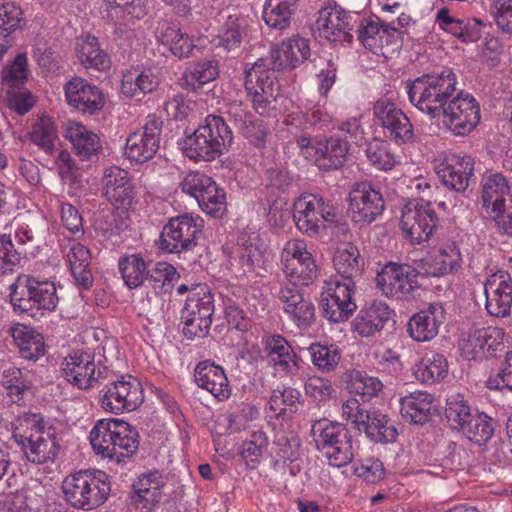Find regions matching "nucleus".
<instances>
[{"instance_id":"dca6fc26","label":"nucleus","mask_w":512,"mask_h":512,"mask_svg":"<svg viewBox=\"0 0 512 512\" xmlns=\"http://www.w3.org/2000/svg\"><path fill=\"white\" fill-rule=\"evenodd\" d=\"M384 199L379 190L369 182L356 183L349 193V214L353 222L366 225L380 216Z\"/></svg>"},{"instance_id":"2eb2a0df","label":"nucleus","mask_w":512,"mask_h":512,"mask_svg":"<svg viewBox=\"0 0 512 512\" xmlns=\"http://www.w3.org/2000/svg\"><path fill=\"white\" fill-rule=\"evenodd\" d=\"M436 214L429 202L409 201L402 210L401 228L412 244L427 241L435 229Z\"/></svg>"},{"instance_id":"ea45409f","label":"nucleus","mask_w":512,"mask_h":512,"mask_svg":"<svg viewBox=\"0 0 512 512\" xmlns=\"http://www.w3.org/2000/svg\"><path fill=\"white\" fill-rule=\"evenodd\" d=\"M448 363L439 353H428L416 364L414 375L417 380L426 384H433L446 377Z\"/></svg>"},{"instance_id":"1a4fd4ad","label":"nucleus","mask_w":512,"mask_h":512,"mask_svg":"<svg viewBox=\"0 0 512 512\" xmlns=\"http://www.w3.org/2000/svg\"><path fill=\"white\" fill-rule=\"evenodd\" d=\"M231 132V130H192L178 140V145L188 158L196 161H210L231 144Z\"/></svg>"},{"instance_id":"9b49d317","label":"nucleus","mask_w":512,"mask_h":512,"mask_svg":"<svg viewBox=\"0 0 512 512\" xmlns=\"http://www.w3.org/2000/svg\"><path fill=\"white\" fill-rule=\"evenodd\" d=\"M354 293L355 285L352 282L330 277L324 283L320 298L324 316L335 323L347 320L356 310Z\"/></svg>"},{"instance_id":"72a5a7b5","label":"nucleus","mask_w":512,"mask_h":512,"mask_svg":"<svg viewBox=\"0 0 512 512\" xmlns=\"http://www.w3.org/2000/svg\"><path fill=\"white\" fill-rule=\"evenodd\" d=\"M333 265L336 271L333 277H338L343 282L350 281L355 285L356 279L361 276L363 261L357 247L345 243L335 251Z\"/></svg>"},{"instance_id":"4468645a","label":"nucleus","mask_w":512,"mask_h":512,"mask_svg":"<svg viewBox=\"0 0 512 512\" xmlns=\"http://www.w3.org/2000/svg\"><path fill=\"white\" fill-rule=\"evenodd\" d=\"M504 336V330L499 327H473L462 334L459 350L467 360H483L501 349Z\"/></svg>"},{"instance_id":"412c9836","label":"nucleus","mask_w":512,"mask_h":512,"mask_svg":"<svg viewBox=\"0 0 512 512\" xmlns=\"http://www.w3.org/2000/svg\"><path fill=\"white\" fill-rule=\"evenodd\" d=\"M507 198L512 203V186L501 173H489L480 183L479 203L487 216L498 214L507 206Z\"/></svg>"},{"instance_id":"3c124183","label":"nucleus","mask_w":512,"mask_h":512,"mask_svg":"<svg viewBox=\"0 0 512 512\" xmlns=\"http://www.w3.org/2000/svg\"><path fill=\"white\" fill-rule=\"evenodd\" d=\"M66 137L72 143L77 155L90 159L102 149L100 137L92 130H66Z\"/></svg>"},{"instance_id":"4d7b16f0","label":"nucleus","mask_w":512,"mask_h":512,"mask_svg":"<svg viewBox=\"0 0 512 512\" xmlns=\"http://www.w3.org/2000/svg\"><path fill=\"white\" fill-rule=\"evenodd\" d=\"M200 208L214 217H220L226 210V193L213 182L197 200Z\"/></svg>"},{"instance_id":"39448f33","label":"nucleus","mask_w":512,"mask_h":512,"mask_svg":"<svg viewBox=\"0 0 512 512\" xmlns=\"http://www.w3.org/2000/svg\"><path fill=\"white\" fill-rule=\"evenodd\" d=\"M15 309L36 317L44 311H53L58 303L56 287L53 282L40 281L34 277L19 278L10 294Z\"/></svg>"},{"instance_id":"6e6d98bb","label":"nucleus","mask_w":512,"mask_h":512,"mask_svg":"<svg viewBox=\"0 0 512 512\" xmlns=\"http://www.w3.org/2000/svg\"><path fill=\"white\" fill-rule=\"evenodd\" d=\"M462 433L470 441L482 445L491 439L494 434L493 420L485 413L477 412Z\"/></svg>"},{"instance_id":"393cba45","label":"nucleus","mask_w":512,"mask_h":512,"mask_svg":"<svg viewBox=\"0 0 512 512\" xmlns=\"http://www.w3.org/2000/svg\"><path fill=\"white\" fill-rule=\"evenodd\" d=\"M102 188L107 200L117 208H126L134 199V190L128 171L110 166L104 169Z\"/></svg>"},{"instance_id":"58836bf2","label":"nucleus","mask_w":512,"mask_h":512,"mask_svg":"<svg viewBox=\"0 0 512 512\" xmlns=\"http://www.w3.org/2000/svg\"><path fill=\"white\" fill-rule=\"evenodd\" d=\"M158 85V77L150 70L141 72L131 70L123 75L121 92L126 97L133 98L154 91Z\"/></svg>"},{"instance_id":"603ef678","label":"nucleus","mask_w":512,"mask_h":512,"mask_svg":"<svg viewBox=\"0 0 512 512\" xmlns=\"http://www.w3.org/2000/svg\"><path fill=\"white\" fill-rule=\"evenodd\" d=\"M365 153L370 164L378 170H391L396 164V158L390 152L387 142L378 136L367 141Z\"/></svg>"},{"instance_id":"49530a36","label":"nucleus","mask_w":512,"mask_h":512,"mask_svg":"<svg viewBox=\"0 0 512 512\" xmlns=\"http://www.w3.org/2000/svg\"><path fill=\"white\" fill-rule=\"evenodd\" d=\"M77 55L81 64L89 69L104 71L109 68L108 55L99 47L96 37H87L77 47Z\"/></svg>"},{"instance_id":"680f3d73","label":"nucleus","mask_w":512,"mask_h":512,"mask_svg":"<svg viewBox=\"0 0 512 512\" xmlns=\"http://www.w3.org/2000/svg\"><path fill=\"white\" fill-rule=\"evenodd\" d=\"M357 447H355L352 435L348 434L341 439L338 444L329 447V450L325 452V456L328 459L330 465L334 467H343L349 464L355 457Z\"/></svg>"},{"instance_id":"09e8293b","label":"nucleus","mask_w":512,"mask_h":512,"mask_svg":"<svg viewBox=\"0 0 512 512\" xmlns=\"http://www.w3.org/2000/svg\"><path fill=\"white\" fill-rule=\"evenodd\" d=\"M478 411H473L468 402L461 395L448 398L446 404V418L451 428L463 432Z\"/></svg>"},{"instance_id":"774afa93","label":"nucleus","mask_w":512,"mask_h":512,"mask_svg":"<svg viewBox=\"0 0 512 512\" xmlns=\"http://www.w3.org/2000/svg\"><path fill=\"white\" fill-rule=\"evenodd\" d=\"M491 14L499 30L512 33V0H493Z\"/></svg>"},{"instance_id":"20e7f679","label":"nucleus","mask_w":512,"mask_h":512,"mask_svg":"<svg viewBox=\"0 0 512 512\" xmlns=\"http://www.w3.org/2000/svg\"><path fill=\"white\" fill-rule=\"evenodd\" d=\"M457 77L452 69L424 74L407 85L410 102L428 114L442 113L447 100L456 91Z\"/></svg>"},{"instance_id":"b1692460","label":"nucleus","mask_w":512,"mask_h":512,"mask_svg":"<svg viewBox=\"0 0 512 512\" xmlns=\"http://www.w3.org/2000/svg\"><path fill=\"white\" fill-rule=\"evenodd\" d=\"M445 315V309L441 303H431L409 319L407 323L409 336L417 342L432 340L439 333Z\"/></svg>"},{"instance_id":"f03ea898","label":"nucleus","mask_w":512,"mask_h":512,"mask_svg":"<svg viewBox=\"0 0 512 512\" xmlns=\"http://www.w3.org/2000/svg\"><path fill=\"white\" fill-rule=\"evenodd\" d=\"M89 440L97 455L116 462L133 455L139 447L138 432L129 423L116 418L97 420Z\"/></svg>"},{"instance_id":"c03bdc74","label":"nucleus","mask_w":512,"mask_h":512,"mask_svg":"<svg viewBox=\"0 0 512 512\" xmlns=\"http://www.w3.org/2000/svg\"><path fill=\"white\" fill-rule=\"evenodd\" d=\"M375 124L382 128H412L409 118L394 103L380 99L374 104Z\"/></svg>"},{"instance_id":"7ed1b4c3","label":"nucleus","mask_w":512,"mask_h":512,"mask_svg":"<svg viewBox=\"0 0 512 512\" xmlns=\"http://www.w3.org/2000/svg\"><path fill=\"white\" fill-rule=\"evenodd\" d=\"M65 500L74 508L92 510L108 498L111 486L108 475L100 470H79L62 483Z\"/></svg>"},{"instance_id":"4be33fe9","label":"nucleus","mask_w":512,"mask_h":512,"mask_svg":"<svg viewBox=\"0 0 512 512\" xmlns=\"http://www.w3.org/2000/svg\"><path fill=\"white\" fill-rule=\"evenodd\" d=\"M64 91L68 104L83 114L94 115L104 106L102 91L83 78L75 77L68 81Z\"/></svg>"},{"instance_id":"f3484780","label":"nucleus","mask_w":512,"mask_h":512,"mask_svg":"<svg viewBox=\"0 0 512 512\" xmlns=\"http://www.w3.org/2000/svg\"><path fill=\"white\" fill-rule=\"evenodd\" d=\"M354 15L333 6L322 8L315 23L317 36L330 44L351 43Z\"/></svg>"},{"instance_id":"de8ad7c7","label":"nucleus","mask_w":512,"mask_h":512,"mask_svg":"<svg viewBox=\"0 0 512 512\" xmlns=\"http://www.w3.org/2000/svg\"><path fill=\"white\" fill-rule=\"evenodd\" d=\"M218 76V65L214 60H202L187 69L182 76L183 86L196 91Z\"/></svg>"},{"instance_id":"c756f323","label":"nucleus","mask_w":512,"mask_h":512,"mask_svg":"<svg viewBox=\"0 0 512 512\" xmlns=\"http://www.w3.org/2000/svg\"><path fill=\"white\" fill-rule=\"evenodd\" d=\"M163 485L162 474L158 471L141 475L133 484L134 504L140 509L152 510L162 498Z\"/></svg>"},{"instance_id":"5701e85b","label":"nucleus","mask_w":512,"mask_h":512,"mask_svg":"<svg viewBox=\"0 0 512 512\" xmlns=\"http://www.w3.org/2000/svg\"><path fill=\"white\" fill-rule=\"evenodd\" d=\"M474 162L470 156L451 154L446 156L436 167L441 183L456 192H464L473 175Z\"/></svg>"},{"instance_id":"052dcab7","label":"nucleus","mask_w":512,"mask_h":512,"mask_svg":"<svg viewBox=\"0 0 512 512\" xmlns=\"http://www.w3.org/2000/svg\"><path fill=\"white\" fill-rule=\"evenodd\" d=\"M309 351L313 364L323 371L334 370L340 361V351L335 345L312 344Z\"/></svg>"},{"instance_id":"ddd939ff","label":"nucleus","mask_w":512,"mask_h":512,"mask_svg":"<svg viewBox=\"0 0 512 512\" xmlns=\"http://www.w3.org/2000/svg\"><path fill=\"white\" fill-rule=\"evenodd\" d=\"M282 269L290 282L309 284L317 275V266L307 243L300 238L288 240L281 252Z\"/></svg>"},{"instance_id":"13d9d810","label":"nucleus","mask_w":512,"mask_h":512,"mask_svg":"<svg viewBox=\"0 0 512 512\" xmlns=\"http://www.w3.org/2000/svg\"><path fill=\"white\" fill-rule=\"evenodd\" d=\"M27 77L26 54H18L14 61L2 70V84L12 89H21L25 85Z\"/></svg>"},{"instance_id":"864d4df0","label":"nucleus","mask_w":512,"mask_h":512,"mask_svg":"<svg viewBox=\"0 0 512 512\" xmlns=\"http://www.w3.org/2000/svg\"><path fill=\"white\" fill-rule=\"evenodd\" d=\"M347 387L350 393L370 399L376 396L382 389L381 381L358 370L347 373Z\"/></svg>"},{"instance_id":"8fccbe9b","label":"nucleus","mask_w":512,"mask_h":512,"mask_svg":"<svg viewBox=\"0 0 512 512\" xmlns=\"http://www.w3.org/2000/svg\"><path fill=\"white\" fill-rule=\"evenodd\" d=\"M119 270L126 286L130 289L141 286L148 275L144 259L137 254L120 258Z\"/></svg>"},{"instance_id":"f8f14e48","label":"nucleus","mask_w":512,"mask_h":512,"mask_svg":"<svg viewBox=\"0 0 512 512\" xmlns=\"http://www.w3.org/2000/svg\"><path fill=\"white\" fill-rule=\"evenodd\" d=\"M272 262V251L258 236H254L237 248L236 257L230 264L231 271L236 277L250 275L263 277L271 271Z\"/></svg>"},{"instance_id":"e2e57ef3","label":"nucleus","mask_w":512,"mask_h":512,"mask_svg":"<svg viewBox=\"0 0 512 512\" xmlns=\"http://www.w3.org/2000/svg\"><path fill=\"white\" fill-rule=\"evenodd\" d=\"M268 445V438L262 431L254 432L249 440L242 443L240 455L254 468L262 458Z\"/></svg>"},{"instance_id":"a878e982","label":"nucleus","mask_w":512,"mask_h":512,"mask_svg":"<svg viewBox=\"0 0 512 512\" xmlns=\"http://www.w3.org/2000/svg\"><path fill=\"white\" fill-rule=\"evenodd\" d=\"M61 371L69 383L80 389L90 388L97 380L94 355L89 352L71 353L64 359Z\"/></svg>"},{"instance_id":"0e129e2a","label":"nucleus","mask_w":512,"mask_h":512,"mask_svg":"<svg viewBox=\"0 0 512 512\" xmlns=\"http://www.w3.org/2000/svg\"><path fill=\"white\" fill-rule=\"evenodd\" d=\"M383 24L363 19L357 29L359 41L374 54H379L381 51Z\"/></svg>"},{"instance_id":"bf43d9fd","label":"nucleus","mask_w":512,"mask_h":512,"mask_svg":"<svg viewBox=\"0 0 512 512\" xmlns=\"http://www.w3.org/2000/svg\"><path fill=\"white\" fill-rule=\"evenodd\" d=\"M296 8L265 1L262 17L265 23L278 30L286 29L291 23V16Z\"/></svg>"},{"instance_id":"a19ab883","label":"nucleus","mask_w":512,"mask_h":512,"mask_svg":"<svg viewBox=\"0 0 512 512\" xmlns=\"http://www.w3.org/2000/svg\"><path fill=\"white\" fill-rule=\"evenodd\" d=\"M368 419L363 420V425L358 429L365 432L373 442L388 443L396 440L397 430L394 426L388 424L386 415L378 411H369Z\"/></svg>"},{"instance_id":"c9c22d12","label":"nucleus","mask_w":512,"mask_h":512,"mask_svg":"<svg viewBox=\"0 0 512 512\" xmlns=\"http://www.w3.org/2000/svg\"><path fill=\"white\" fill-rule=\"evenodd\" d=\"M392 310L383 302H374L360 311L354 319V330L363 337L373 336L379 332L391 317Z\"/></svg>"},{"instance_id":"c85d7f7f","label":"nucleus","mask_w":512,"mask_h":512,"mask_svg":"<svg viewBox=\"0 0 512 512\" xmlns=\"http://www.w3.org/2000/svg\"><path fill=\"white\" fill-rule=\"evenodd\" d=\"M194 379L196 384L210 392L218 400L230 396V387L224 370L210 362H201L196 366Z\"/></svg>"},{"instance_id":"cd10ccee","label":"nucleus","mask_w":512,"mask_h":512,"mask_svg":"<svg viewBox=\"0 0 512 512\" xmlns=\"http://www.w3.org/2000/svg\"><path fill=\"white\" fill-rule=\"evenodd\" d=\"M443 116L450 117L451 122L458 120L455 128H476L480 122V107L476 99L460 91L449 104L443 108Z\"/></svg>"},{"instance_id":"7c9ffc66","label":"nucleus","mask_w":512,"mask_h":512,"mask_svg":"<svg viewBox=\"0 0 512 512\" xmlns=\"http://www.w3.org/2000/svg\"><path fill=\"white\" fill-rule=\"evenodd\" d=\"M157 40L179 58L188 57L193 48V40L187 33H183L176 22L162 20L156 30Z\"/></svg>"},{"instance_id":"79ce46f5","label":"nucleus","mask_w":512,"mask_h":512,"mask_svg":"<svg viewBox=\"0 0 512 512\" xmlns=\"http://www.w3.org/2000/svg\"><path fill=\"white\" fill-rule=\"evenodd\" d=\"M213 313L214 299L209 287L205 284L193 286L182 310V316L197 315L212 318Z\"/></svg>"},{"instance_id":"f257e3e1","label":"nucleus","mask_w":512,"mask_h":512,"mask_svg":"<svg viewBox=\"0 0 512 512\" xmlns=\"http://www.w3.org/2000/svg\"><path fill=\"white\" fill-rule=\"evenodd\" d=\"M12 426L13 438L22 446L28 461L45 464L55 460L60 449L56 429L40 414L18 416Z\"/></svg>"},{"instance_id":"5fc2aeb1","label":"nucleus","mask_w":512,"mask_h":512,"mask_svg":"<svg viewBox=\"0 0 512 512\" xmlns=\"http://www.w3.org/2000/svg\"><path fill=\"white\" fill-rule=\"evenodd\" d=\"M111 17L140 20L147 14V0H104Z\"/></svg>"},{"instance_id":"aec40b11","label":"nucleus","mask_w":512,"mask_h":512,"mask_svg":"<svg viewBox=\"0 0 512 512\" xmlns=\"http://www.w3.org/2000/svg\"><path fill=\"white\" fill-rule=\"evenodd\" d=\"M487 312L495 317H506L512 306V279L504 271L489 276L484 284Z\"/></svg>"},{"instance_id":"a18cd8bd","label":"nucleus","mask_w":512,"mask_h":512,"mask_svg":"<svg viewBox=\"0 0 512 512\" xmlns=\"http://www.w3.org/2000/svg\"><path fill=\"white\" fill-rule=\"evenodd\" d=\"M461 254L454 242L442 245L431 257V274L440 276L452 272L460 266Z\"/></svg>"},{"instance_id":"0eeeda50","label":"nucleus","mask_w":512,"mask_h":512,"mask_svg":"<svg viewBox=\"0 0 512 512\" xmlns=\"http://www.w3.org/2000/svg\"><path fill=\"white\" fill-rule=\"evenodd\" d=\"M336 217V208L319 195L303 194L294 203L293 218L297 228L304 234H319L326 223L335 222Z\"/></svg>"},{"instance_id":"6e6552de","label":"nucleus","mask_w":512,"mask_h":512,"mask_svg":"<svg viewBox=\"0 0 512 512\" xmlns=\"http://www.w3.org/2000/svg\"><path fill=\"white\" fill-rule=\"evenodd\" d=\"M143 400V389L139 380L126 375L107 383L101 391L99 402L106 412L120 414L136 410Z\"/></svg>"},{"instance_id":"2f4dec72","label":"nucleus","mask_w":512,"mask_h":512,"mask_svg":"<svg viewBox=\"0 0 512 512\" xmlns=\"http://www.w3.org/2000/svg\"><path fill=\"white\" fill-rule=\"evenodd\" d=\"M159 142L156 130H135L126 139L125 155L131 161L143 163L155 155Z\"/></svg>"},{"instance_id":"6ab92c4d","label":"nucleus","mask_w":512,"mask_h":512,"mask_svg":"<svg viewBox=\"0 0 512 512\" xmlns=\"http://www.w3.org/2000/svg\"><path fill=\"white\" fill-rule=\"evenodd\" d=\"M297 145L302 155L311 158L315 165L322 170L340 168L348 153L347 143L334 137L316 141L314 144H311L309 138L301 137L297 140Z\"/></svg>"},{"instance_id":"f704fd0d","label":"nucleus","mask_w":512,"mask_h":512,"mask_svg":"<svg viewBox=\"0 0 512 512\" xmlns=\"http://www.w3.org/2000/svg\"><path fill=\"white\" fill-rule=\"evenodd\" d=\"M11 336L19 348L22 358L30 361H37L44 356L46 346L42 334L32 327L16 324L11 328Z\"/></svg>"},{"instance_id":"37998d69","label":"nucleus","mask_w":512,"mask_h":512,"mask_svg":"<svg viewBox=\"0 0 512 512\" xmlns=\"http://www.w3.org/2000/svg\"><path fill=\"white\" fill-rule=\"evenodd\" d=\"M312 435L318 449L323 453L329 450V447L338 444L345 436L350 434L347 428L338 422H331L326 419L316 421L311 428Z\"/></svg>"},{"instance_id":"9d476101","label":"nucleus","mask_w":512,"mask_h":512,"mask_svg":"<svg viewBox=\"0 0 512 512\" xmlns=\"http://www.w3.org/2000/svg\"><path fill=\"white\" fill-rule=\"evenodd\" d=\"M204 221L200 216L183 214L171 218L160 235V248L169 253L192 249L201 234Z\"/></svg>"},{"instance_id":"e433bc0d","label":"nucleus","mask_w":512,"mask_h":512,"mask_svg":"<svg viewBox=\"0 0 512 512\" xmlns=\"http://www.w3.org/2000/svg\"><path fill=\"white\" fill-rule=\"evenodd\" d=\"M0 387L6 397L12 402L19 404L23 401L25 394L32 388V381L27 372L15 366L3 369L0 376Z\"/></svg>"},{"instance_id":"473e14b6","label":"nucleus","mask_w":512,"mask_h":512,"mask_svg":"<svg viewBox=\"0 0 512 512\" xmlns=\"http://www.w3.org/2000/svg\"><path fill=\"white\" fill-rule=\"evenodd\" d=\"M434 397L425 391H415L400 399L402 417L414 424H424L434 412Z\"/></svg>"},{"instance_id":"a211bd4d","label":"nucleus","mask_w":512,"mask_h":512,"mask_svg":"<svg viewBox=\"0 0 512 512\" xmlns=\"http://www.w3.org/2000/svg\"><path fill=\"white\" fill-rule=\"evenodd\" d=\"M418 271L407 264L389 263L376 277L377 286L386 296L408 298L419 288Z\"/></svg>"},{"instance_id":"bb28decb","label":"nucleus","mask_w":512,"mask_h":512,"mask_svg":"<svg viewBox=\"0 0 512 512\" xmlns=\"http://www.w3.org/2000/svg\"><path fill=\"white\" fill-rule=\"evenodd\" d=\"M264 351L269 363L279 372L295 374L298 357L288 341L281 335H269L263 339Z\"/></svg>"},{"instance_id":"423d86ee","label":"nucleus","mask_w":512,"mask_h":512,"mask_svg":"<svg viewBox=\"0 0 512 512\" xmlns=\"http://www.w3.org/2000/svg\"><path fill=\"white\" fill-rule=\"evenodd\" d=\"M244 87L255 111L260 115L266 114L279 91L276 75L268 67L266 59L260 58L245 69Z\"/></svg>"},{"instance_id":"4c0bfd02","label":"nucleus","mask_w":512,"mask_h":512,"mask_svg":"<svg viewBox=\"0 0 512 512\" xmlns=\"http://www.w3.org/2000/svg\"><path fill=\"white\" fill-rule=\"evenodd\" d=\"M70 270L75 280L85 288L92 284V273L90 270V251L81 243H70L66 254Z\"/></svg>"},{"instance_id":"69168bd1","label":"nucleus","mask_w":512,"mask_h":512,"mask_svg":"<svg viewBox=\"0 0 512 512\" xmlns=\"http://www.w3.org/2000/svg\"><path fill=\"white\" fill-rule=\"evenodd\" d=\"M282 51L289 58L291 68L297 67L299 64L308 59L310 55L309 40L296 36L283 41L281 44Z\"/></svg>"},{"instance_id":"338daca9","label":"nucleus","mask_w":512,"mask_h":512,"mask_svg":"<svg viewBox=\"0 0 512 512\" xmlns=\"http://www.w3.org/2000/svg\"><path fill=\"white\" fill-rule=\"evenodd\" d=\"M216 46L223 47L230 51L238 47L242 40L240 25L236 16H229L222 30L217 36Z\"/></svg>"}]
</instances>
